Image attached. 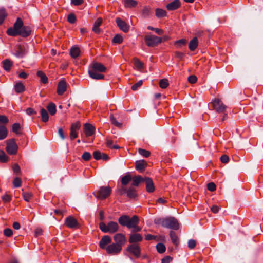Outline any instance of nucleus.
<instances>
[{
	"instance_id": "obj_1",
	"label": "nucleus",
	"mask_w": 263,
	"mask_h": 263,
	"mask_svg": "<svg viewBox=\"0 0 263 263\" xmlns=\"http://www.w3.org/2000/svg\"><path fill=\"white\" fill-rule=\"evenodd\" d=\"M31 33V29L29 26H24L23 20L17 17L13 27L8 28L7 34L11 36H21L23 37L29 36Z\"/></svg>"
},
{
	"instance_id": "obj_2",
	"label": "nucleus",
	"mask_w": 263,
	"mask_h": 263,
	"mask_svg": "<svg viewBox=\"0 0 263 263\" xmlns=\"http://www.w3.org/2000/svg\"><path fill=\"white\" fill-rule=\"evenodd\" d=\"M154 223L172 230H177L179 229L178 221L174 217L156 218Z\"/></svg>"
},
{
	"instance_id": "obj_3",
	"label": "nucleus",
	"mask_w": 263,
	"mask_h": 263,
	"mask_svg": "<svg viewBox=\"0 0 263 263\" xmlns=\"http://www.w3.org/2000/svg\"><path fill=\"white\" fill-rule=\"evenodd\" d=\"M99 227L102 232L110 234L116 233L119 229L118 224L115 221H110L107 224H106L104 222H101L99 224Z\"/></svg>"
},
{
	"instance_id": "obj_4",
	"label": "nucleus",
	"mask_w": 263,
	"mask_h": 263,
	"mask_svg": "<svg viewBox=\"0 0 263 263\" xmlns=\"http://www.w3.org/2000/svg\"><path fill=\"white\" fill-rule=\"evenodd\" d=\"M161 37L154 35H147L144 36V40L146 45L149 47L157 46L161 43Z\"/></svg>"
},
{
	"instance_id": "obj_5",
	"label": "nucleus",
	"mask_w": 263,
	"mask_h": 263,
	"mask_svg": "<svg viewBox=\"0 0 263 263\" xmlns=\"http://www.w3.org/2000/svg\"><path fill=\"white\" fill-rule=\"evenodd\" d=\"M137 216V215H134L132 217H130L128 215H123L118 218V222L121 226L126 227L128 229H130V227H133L132 224Z\"/></svg>"
},
{
	"instance_id": "obj_6",
	"label": "nucleus",
	"mask_w": 263,
	"mask_h": 263,
	"mask_svg": "<svg viewBox=\"0 0 263 263\" xmlns=\"http://www.w3.org/2000/svg\"><path fill=\"white\" fill-rule=\"evenodd\" d=\"M111 193L109 186H101L99 190L94 193L95 196L98 199L103 200L108 198Z\"/></svg>"
},
{
	"instance_id": "obj_7",
	"label": "nucleus",
	"mask_w": 263,
	"mask_h": 263,
	"mask_svg": "<svg viewBox=\"0 0 263 263\" xmlns=\"http://www.w3.org/2000/svg\"><path fill=\"white\" fill-rule=\"evenodd\" d=\"M6 150L9 155H14L17 154L18 146L14 138L9 139L7 141Z\"/></svg>"
},
{
	"instance_id": "obj_8",
	"label": "nucleus",
	"mask_w": 263,
	"mask_h": 263,
	"mask_svg": "<svg viewBox=\"0 0 263 263\" xmlns=\"http://www.w3.org/2000/svg\"><path fill=\"white\" fill-rule=\"evenodd\" d=\"M212 104L213 109L218 113H224L226 111L227 106L219 99L215 98L212 102Z\"/></svg>"
},
{
	"instance_id": "obj_9",
	"label": "nucleus",
	"mask_w": 263,
	"mask_h": 263,
	"mask_svg": "<svg viewBox=\"0 0 263 263\" xmlns=\"http://www.w3.org/2000/svg\"><path fill=\"white\" fill-rule=\"evenodd\" d=\"M64 224L67 227L73 229H77L80 227V225L77 220L71 216L65 218Z\"/></svg>"
},
{
	"instance_id": "obj_10",
	"label": "nucleus",
	"mask_w": 263,
	"mask_h": 263,
	"mask_svg": "<svg viewBox=\"0 0 263 263\" xmlns=\"http://www.w3.org/2000/svg\"><path fill=\"white\" fill-rule=\"evenodd\" d=\"M81 127V124L79 121L72 123L70 128V139L73 140L78 136V131Z\"/></svg>"
},
{
	"instance_id": "obj_11",
	"label": "nucleus",
	"mask_w": 263,
	"mask_h": 263,
	"mask_svg": "<svg viewBox=\"0 0 263 263\" xmlns=\"http://www.w3.org/2000/svg\"><path fill=\"white\" fill-rule=\"evenodd\" d=\"M126 251L131 254H133L136 258L140 257L141 255V248L140 246L136 243L128 245L126 248Z\"/></svg>"
},
{
	"instance_id": "obj_12",
	"label": "nucleus",
	"mask_w": 263,
	"mask_h": 263,
	"mask_svg": "<svg viewBox=\"0 0 263 263\" xmlns=\"http://www.w3.org/2000/svg\"><path fill=\"white\" fill-rule=\"evenodd\" d=\"M114 240L115 244L118 245L122 249V247L125 244L126 239L125 235L122 233H117L114 236Z\"/></svg>"
},
{
	"instance_id": "obj_13",
	"label": "nucleus",
	"mask_w": 263,
	"mask_h": 263,
	"mask_svg": "<svg viewBox=\"0 0 263 263\" xmlns=\"http://www.w3.org/2000/svg\"><path fill=\"white\" fill-rule=\"evenodd\" d=\"M121 250V248L114 243L108 245L106 248V252L109 255H117L120 253Z\"/></svg>"
},
{
	"instance_id": "obj_14",
	"label": "nucleus",
	"mask_w": 263,
	"mask_h": 263,
	"mask_svg": "<svg viewBox=\"0 0 263 263\" xmlns=\"http://www.w3.org/2000/svg\"><path fill=\"white\" fill-rule=\"evenodd\" d=\"M90 66L91 68L90 70H94L95 72H105L107 69L104 65L97 62H92Z\"/></svg>"
},
{
	"instance_id": "obj_15",
	"label": "nucleus",
	"mask_w": 263,
	"mask_h": 263,
	"mask_svg": "<svg viewBox=\"0 0 263 263\" xmlns=\"http://www.w3.org/2000/svg\"><path fill=\"white\" fill-rule=\"evenodd\" d=\"M116 22L118 27L124 32L126 33L129 31V25L120 17L116 18Z\"/></svg>"
},
{
	"instance_id": "obj_16",
	"label": "nucleus",
	"mask_w": 263,
	"mask_h": 263,
	"mask_svg": "<svg viewBox=\"0 0 263 263\" xmlns=\"http://www.w3.org/2000/svg\"><path fill=\"white\" fill-rule=\"evenodd\" d=\"M144 182L146 185V191L148 193H153L155 191V186L152 178L147 177H144Z\"/></svg>"
},
{
	"instance_id": "obj_17",
	"label": "nucleus",
	"mask_w": 263,
	"mask_h": 263,
	"mask_svg": "<svg viewBox=\"0 0 263 263\" xmlns=\"http://www.w3.org/2000/svg\"><path fill=\"white\" fill-rule=\"evenodd\" d=\"M147 166V162L144 160H138L135 162V168L140 173H142Z\"/></svg>"
},
{
	"instance_id": "obj_18",
	"label": "nucleus",
	"mask_w": 263,
	"mask_h": 263,
	"mask_svg": "<svg viewBox=\"0 0 263 263\" xmlns=\"http://www.w3.org/2000/svg\"><path fill=\"white\" fill-rule=\"evenodd\" d=\"M181 6L180 0H174L166 5V8L168 11H174L179 8Z\"/></svg>"
},
{
	"instance_id": "obj_19",
	"label": "nucleus",
	"mask_w": 263,
	"mask_h": 263,
	"mask_svg": "<svg viewBox=\"0 0 263 263\" xmlns=\"http://www.w3.org/2000/svg\"><path fill=\"white\" fill-rule=\"evenodd\" d=\"M84 132L86 137H90L94 134L95 127L89 123H86L84 126Z\"/></svg>"
},
{
	"instance_id": "obj_20",
	"label": "nucleus",
	"mask_w": 263,
	"mask_h": 263,
	"mask_svg": "<svg viewBox=\"0 0 263 263\" xmlns=\"http://www.w3.org/2000/svg\"><path fill=\"white\" fill-rule=\"evenodd\" d=\"M111 242V239L108 235L103 236L99 242V246L102 249H105L107 247V245L110 244Z\"/></svg>"
},
{
	"instance_id": "obj_21",
	"label": "nucleus",
	"mask_w": 263,
	"mask_h": 263,
	"mask_svg": "<svg viewBox=\"0 0 263 263\" xmlns=\"http://www.w3.org/2000/svg\"><path fill=\"white\" fill-rule=\"evenodd\" d=\"M67 84L64 80H61L57 86V93L59 95H62L66 90Z\"/></svg>"
},
{
	"instance_id": "obj_22",
	"label": "nucleus",
	"mask_w": 263,
	"mask_h": 263,
	"mask_svg": "<svg viewBox=\"0 0 263 263\" xmlns=\"http://www.w3.org/2000/svg\"><path fill=\"white\" fill-rule=\"evenodd\" d=\"M143 239V237L140 234L135 233L130 234L129 238V242L132 244L136 243V242H141Z\"/></svg>"
},
{
	"instance_id": "obj_23",
	"label": "nucleus",
	"mask_w": 263,
	"mask_h": 263,
	"mask_svg": "<svg viewBox=\"0 0 263 263\" xmlns=\"http://www.w3.org/2000/svg\"><path fill=\"white\" fill-rule=\"evenodd\" d=\"M102 23V19L101 17H98L95 22L92 28V31L96 34H100L101 32V29L99 27Z\"/></svg>"
},
{
	"instance_id": "obj_24",
	"label": "nucleus",
	"mask_w": 263,
	"mask_h": 263,
	"mask_svg": "<svg viewBox=\"0 0 263 263\" xmlns=\"http://www.w3.org/2000/svg\"><path fill=\"white\" fill-rule=\"evenodd\" d=\"M124 193H126L127 196L129 198H135L137 197V191L133 187H130L128 190L123 189Z\"/></svg>"
},
{
	"instance_id": "obj_25",
	"label": "nucleus",
	"mask_w": 263,
	"mask_h": 263,
	"mask_svg": "<svg viewBox=\"0 0 263 263\" xmlns=\"http://www.w3.org/2000/svg\"><path fill=\"white\" fill-rule=\"evenodd\" d=\"M25 54V48L21 45H17L16 46L15 55L18 58H23Z\"/></svg>"
},
{
	"instance_id": "obj_26",
	"label": "nucleus",
	"mask_w": 263,
	"mask_h": 263,
	"mask_svg": "<svg viewBox=\"0 0 263 263\" xmlns=\"http://www.w3.org/2000/svg\"><path fill=\"white\" fill-rule=\"evenodd\" d=\"M3 67L6 71H9L13 66V62L9 59H5L2 62Z\"/></svg>"
},
{
	"instance_id": "obj_27",
	"label": "nucleus",
	"mask_w": 263,
	"mask_h": 263,
	"mask_svg": "<svg viewBox=\"0 0 263 263\" xmlns=\"http://www.w3.org/2000/svg\"><path fill=\"white\" fill-rule=\"evenodd\" d=\"M132 179L133 180L132 185L138 186L140 183L144 182V177L137 175L134 176Z\"/></svg>"
},
{
	"instance_id": "obj_28",
	"label": "nucleus",
	"mask_w": 263,
	"mask_h": 263,
	"mask_svg": "<svg viewBox=\"0 0 263 263\" xmlns=\"http://www.w3.org/2000/svg\"><path fill=\"white\" fill-rule=\"evenodd\" d=\"M139 222V219L138 216L136 218V219L133 222L132 226L133 227H130V229H133L132 232L133 233H136L138 232H140L141 230V228L138 226Z\"/></svg>"
},
{
	"instance_id": "obj_29",
	"label": "nucleus",
	"mask_w": 263,
	"mask_h": 263,
	"mask_svg": "<svg viewBox=\"0 0 263 263\" xmlns=\"http://www.w3.org/2000/svg\"><path fill=\"white\" fill-rule=\"evenodd\" d=\"M198 41L197 37H194L191 40L189 44V48L191 51H194L197 47Z\"/></svg>"
},
{
	"instance_id": "obj_30",
	"label": "nucleus",
	"mask_w": 263,
	"mask_h": 263,
	"mask_svg": "<svg viewBox=\"0 0 263 263\" xmlns=\"http://www.w3.org/2000/svg\"><path fill=\"white\" fill-rule=\"evenodd\" d=\"M41 120L43 122H47L49 120V114L48 111L43 107L40 110Z\"/></svg>"
},
{
	"instance_id": "obj_31",
	"label": "nucleus",
	"mask_w": 263,
	"mask_h": 263,
	"mask_svg": "<svg viewBox=\"0 0 263 263\" xmlns=\"http://www.w3.org/2000/svg\"><path fill=\"white\" fill-rule=\"evenodd\" d=\"M169 235L172 243L176 246H178L179 243V240L176 233L173 231H170Z\"/></svg>"
},
{
	"instance_id": "obj_32",
	"label": "nucleus",
	"mask_w": 263,
	"mask_h": 263,
	"mask_svg": "<svg viewBox=\"0 0 263 263\" xmlns=\"http://www.w3.org/2000/svg\"><path fill=\"white\" fill-rule=\"evenodd\" d=\"M88 74L90 78L96 80L104 79V76L102 74L97 73L94 70H88Z\"/></svg>"
},
{
	"instance_id": "obj_33",
	"label": "nucleus",
	"mask_w": 263,
	"mask_h": 263,
	"mask_svg": "<svg viewBox=\"0 0 263 263\" xmlns=\"http://www.w3.org/2000/svg\"><path fill=\"white\" fill-rule=\"evenodd\" d=\"M14 90L17 93H21L25 90V87L24 84L20 82L14 85Z\"/></svg>"
},
{
	"instance_id": "obj_34",
	"label": "nucleus",
	"mask_w": 263,
	"mask_h": 263,
	"mask_svg": "<svg viewBox=\"0 0 263 263\" xmlns=\"http://www.w3.org/2000/svg\"><path fill=\"white\" fill-rule=\"evenodd\" d=\"M80 53V48L78 47H72L70 50V55L73 58H77Z\"/></svg>"
},
{
	"instance_id": "obj_35",
	"label": "nucleus",
	"mask_w": 263,
	"mask_h": 263,
	"mask_svg": "<svg viewBox=\"0 0 263 263\" xmlns=\"http://www.w3.org/2000/svg\"><path fill=\"white\" fill-rule=\"evenodd\" d=\"M155 15L158 18H162L167 15V12L165 10L161 8H157L155 10Z\"/></svg>"
},
{
	"instance_id": "obj_36",
	"label": "nucleus",
	"mask_w": 263,
	"mask_h": 263,
	"mask_svg": "<svg viewBox=\"0 0 263 263\" xmlns=\"http://www.w3.org/2000/svg\"><path fill=\"white\" fill-rule=\"evenodd\" d=\"M8 135V130L4 125L0 126V140L5 139Z\"/></svg>"
},
{
	"instance_id": "obj_37",
	"label": "nucleus",
	"mask_w": 263,
	"mask_h": 263,
	"mask_svg": "<svg viewBox=\"0 0 263 263\" xmlns=\"http://www.w3.org/2000/svg\"><path fill=\"white\" fill-rule=\"evenodd\" d=\"M133 62L135 66L138 69H142L144 68V63L141 62L139 59L136 57L133 58Z\"/></svg>"
},
{
	"instance_id": "obj_38",
	"label": "nucleus",
	"mask_w": 263,
	"mask_h": 263,
	"mask_svg": "<svg viewBox=\"0 0 263 263\" xmlns=\"http://www.w3.org/2000/svg\"><path fill=\"white\" fill-rule=\"evenodd\" d=\"M151 12V8L149 6H145L143 7L142 11L141 14L143 17H148Z\"/></svg>"
},
{
	"instance_id": "obj_39",
	"label": "nucleus",
	"mask_w": 263,
	"mask_h": 263,
	"mask_svg": "<svg viewBox=\"0 0 263 263\" xmlns=\"http://www.w3.org/2000/svg\"><path fill=\"white\" fill-rule=\"evenodd\" d=\"M137 4V2L135 0H124V6L126 8L135 7Z\"/></svg>"
},
{
	"instance_id": "obj_40",
	"label": "nucleus",
	"mask_w": 263,
	"mask_h": 263,
	"mask_svg": "<svg viewBox=\"0 0 263 263\" xmlns=\"http://www.w3.org/2000/svg\"><path fill=\"white\" fill-rule=\"evenodd\" d=\"M113 144V141L108 138H107L106 139V146L108 148H112V149H118L120 148V147L119 146H118V145H112Z\"/></svg>"
},
{
	"instance_id": "obj_41",
	"label": "nucleus",
	"mask_w": 263,
	"mask_h": 263,
	"mask_svg": "<svg viewBox=\"0 0 263 263\" xmlns=\"http://www.w3.org/2000/svg\"><path fill=\"white\" fill-rule=\"evenodd\" d=\"M37 76L39 77L41 79V81L43 84H46L48 83V77L46 76V74L42 71H38L37 72Z\"/></svg>"
},
{
	"instance_id": "obj_42",
	"label": "nucleus",
	"mask_w": 263,
	"mask_h": 263,
	"mask_svg": "<svg viewBox=\"0 0 263 263\" xmlns=\"http://www.w3.org/2000/svg\"><path fill=\"white\" fill-rule=\"evenodd\" d=\"M187 43V40L185 39H180L175 42L174 45L177 48H181L182 46H185Z\"/></svg>"
},
{
	"instance_id": "obj_43",
	"label": "nucleus",
	"mask_w": 263,
	"mask_h": 263,
	"mask_svg": "<svg viewBox=\"0 0 263 263\" xmlns=\"http://www.w3.org/2000/svg\"><path fill=\"white\" fill-rule=\"evenodd\" d=\"M7 16V13L6 9L4 8L0 9V25H2L5 18Z\"/></svg>"
},
{
	"instance_id": "obj_44",
	"label": "nucleus",
	"mask_w": 263,
	"mask_h": 263,
	"mask_svg": "<svg viewBox=\"0 0 263 263\" xmlns=\"http://www.w3.org/2000/svg\"><path fill=\"white\" fill-rule=\"evenodd\" d=\"M109 119L110 122L112 124L115 125V126L120 128L121 127L122 124L118 122L116 120V119L114 116L113 114H111L109 116Z\"/></svg>"
},
{
	"instance_id": "obj_45",
	"label": "nucleus",
	"mask_w": 263,
	"mask_h": 263,
	"mask_svg": "<svg viewBox=\"0 0 263 263\" xmlns=\"http://www.w3.org/2000/svg\"><path fill=\"white\" fill-rule=\"evenodd\" d=\"M132 177L129 174H127L121 178V183L123 185H127L132 180Z\"/></svg>"
},
{
	"instance_id": "obj_46",
	"label": "nucleus",
	"mask_w": 263,
	"mask_h": 263,
	"mask_svg": "<svg viewBox=\"0 0 263 263\" xmlns=\"http://www.w3.org/2000/svg\"><path fill=\"white\" fill-rule=\"evenodd\" d=\"M9 158L6 155L4 151L0 150V162L2 163H6L8 161Z\"/></svg>"
},
{
	"instance_id": "obj_47",
	"label": "nucleus",
	"mask_w": 263,
	"mask_h": 263,
	"mask_svg": "<svg viewBox=\"0 0 263 263\" xmlns=\"http://www.w3.org/2000/svg\"><path fill=\"white\" fill-rule=\"evenodd\" d=\"M169 85L168 80L167 79H163L159 81V86L162 89L166 88Z\"/></svg>"
},
{
	"instance_id": "obj_48",
	"label": "nucleus",
	"mask_w": 263,
	"mask_h": 263,
	"mask_svg": "<svg viewBox=\"0 0 263 263\" xmlns=\"http://www.w3.org/2000/svg\"><path fill=\"white\" fill-rule=\"evenodd\" d=\"M138 153L143 157L147 158L151 155V152L149 151L139 148L138 150Z\"/></svg>"
},
{
	"instance_id": "obj_49",
	"label": "nucleus",
	"mask_w": 263,
	"mask_h": 263,
	"mask_svg": "<svg viewBox=\"0 0 263 263\" xmlns=\"http://www.w3.org/2000/svg\"><path fill=\"white\" fill-rule=\"evenodd\" d=\"M123 41V37L120 34H116L112 39V42L116 44H121Z\"/></svg>"
},
{
	"instance_id": "obj_50",
	"label": "nucleus",
	"mask_w": 263,
	"mask_h": 263,
	"mask_svg": "<svg viewBox=\"0 0 263 263\" xmlns=\"http://www.w3.org/2000/svg\"><path fill=\"white\" fill-rule=\"evenodd\" d=\"M157 251L159 253H163L166 250V247L163 243H158L156 245Z\"/></svg>"
},
{
	"instance_id": "obj_51",
	"label": "nucleus",
	"mask_w": 263,
	"mask_h": 263,
	"mask_svg": "<svg viewBox=\"0 0 263 263\" xmlns=\"http://www.w3.org/2000/svg\"><path fill=\"white\" fill-rule=\"evenodd\" d=\"M21 128V125L19 123H15L12 125V132L16 135L21 134V133L19 132Z\"/></svg>"
},
{
	"instance_id": "obj_52",
	"label": "nucleus",
	"mask_w": 263,
	"mask_h": 263,
	"mask_svg": "<svg viewBox=\"0 0 263 263\" xmlns=\"http://www.w3.org/2000/svg\"><path fill=\"white\" fill-rule=\"evenodd\" d=\"M76 20V16L73 13H71L67 16V21L70 24L74 23Z\"/></svg>"
},
{
	"instance_id": "obj_53",
	"label": "nucleus",
	"mask_w": 263,
	"mask_h": 263,
	"mask_svg": "<svg viewBox=\"0 0 263 263\" xmlns=\"http://www.w3.org/2000/svg\"><path fill=\"white\" fill-rule=\"evenodd\" d=\"M91 158V155L89 152H85L82 156V158L85 161L90 160Z\"/></svg>"
},
{
	"instance_id": "obj_54",
	"label": "nucleus",
	"mask_w": 263,
	"mask_h": 263,
	"mask_svg": "<svg viewBox=\"0 0 263 263\" xmlns=\"http://www.w3.org/2000/svg\"><path fill=\"white\" fill-rule=\"evenodd\" d=\"M22 195L23 196L24 199L27 202H29L30 199L32 197V194L29 192H23Z\"/></svg>"
},
{
	"instance_id": "obj_55",
	"label": "nucleus",
	"mask_w": 263,
	"mask_h": 263,
	"mask_svg": "<svg viewBox=\"0 0 263 263\" xmlns=\"http://www.w3.org/2000/svg\"><path fill=\"white\" fill-rule=\"evenodd\" d=\"M22 180L21 178L16 177L13 181V184L15 187H19L21 186Z\"/></svg>"
},
{
	"instance_id": "obj_56",
	"label": "nucleus",
	"mask_w": 263,
	"mask_h": 263,
	"mask_svg": "<svg viewBox=\"0 0 263 263\" xmlns=\"http://www.w3.org/2000/svg\"><path fill=\"white\" fill-rule=\"evenodd\" d=\"M143 84V81L142 80H139L138 82L134 84L132 86V89L133 91L137 90Z\"/></svg>"
},
{
	"instance_id": "obj_57",
	"label": "nucleus",
	"mask_w": 263,
	"mask_h": 263,
	"mask_svg": "<svg viewBox=\"0 0 263 263\" xmlns=\"http://www.w3.org/2000/svg\"><path fill=\"white\" fill-rule=\"evenodd\" d=\"M174 53L175 58H178L180 61L183 60L184 57L185 56L184 53L180 51H175Z\"/></svg>"
},
{
	"instance_id": "obj_58",
	"label": "nucleus",
	"mask_w": 263,
	"mask_h": 263,
	"mask_svg": "<svg viewBox=\"0 0 263 263\" xmlns=\"http://www.w3.org/2000/svg\"><path fill=\"white\" fill-rule=\"evenodd\" d=\"M9 122V119L8 117L5 115H0V124H6Z\"/></svg>"
},
{
	"instance_id": "obj_59",
	"label": "nucleus",
	"mask_w": 263,
	"mask_h": 263,
	"mask_svg": "<svg viewBox=\"0 0 263 263\" xmlns=\"http://www.w3.org/2000/svg\"><path fill=\"white\" fill-rule=\"evenodd\" d=\"M2 199L4 203H6L10 202L12 199V197L10 195L5 194L2 197Z\"/></svg>"
},
{
	"instance_id": "obj_60",
	"label": "nucleus",
	"mask_w": 263,
	"mask_h": 263,
	"mask_svg": "<svg viewBox=\"0 0 263 263\" xmlns=\"http://www.w3.org/2000/svg\"><path fill=\"white\" fill-rule=\"evenodd\" d=\"M207 189L211 192H213L216 190V186L213 182H210L207 184Z\"/></svg>"
},
{
	"instance_id": "obj_61",
	"label": "nucleus",
	"mask_w": 263,
	"mask_h": 263,
	"mask_svg": "<svg viewBox=\"0 0 263 263\" xmlns=\"http://www.w3.org/2000/svg\"><path fill=\"white\" fill-rule=\"evenodd\" d=\"M56 105L55 104L50 102V116H53L56 113Z\"/></svg>"
},
{
	"instance_id": "obj_62",
	"label": "nucleus",
	"mask_w": 263,
	"mask_h": 263,
	"mask_svg": "<svg viewBox=\"0 0 263 263\" xmlns=\"http://www.w3.org/2000/svg\"><path fill=\"white\" fill-rule=\"evenodd\" d=\"M187 245H188V247L190 249H193L196 247V241L194 239H190L188 241Z\"/></svg>"
},
{
	"instance_id": "obj_63",
	"label": "nucleus",
	"mask_w": 263,
	"mask_h": 263,
	"mask_svg": "<svg viewBox=\"0 0 263 263\" xmlns=\"http://www.w3.org/2000/svg\"><path fill=\"white\" fill-rule=\"evenodd\" d=\"M101 153L99 151H95L93 153V156L95 159L98 160L101 159Z\"/></svg>"
},
{
	"instance_id": "obj_64",
	"label": "nucleus",
	"mask_w": 263,
	"mask_h": 263,
	"mask_svg": "<svg viewBox=\"0 0 263 263\" xmlns=\"http://www.w3.org/2000/svg\"><path fill=\"white\" fill-rule=\"evenodd\" d=\"M172 260V257L170 256H166L161 259V263H170Z\"/></svg>"
}]
</instances>
